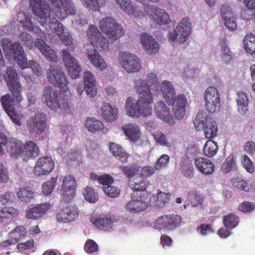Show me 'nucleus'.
I'll return each instance as SVG.
<instances>
[{
    "label": "nucleus",
    "mask_w": 255,
    "mask_h": 255,
    "mask_svg": "<svg viewBox=\"0 0 255 255\" xmlns=\"http://www.w3.org/2000/svg\"><path fill=\"white\" fill-rule=\"evenodd\" d=\"M99 28L106 34L109 40L105 38L97 27L93 25H89L87 36L91 44L100 51H108L110 43L118 40L124 34L122 26L111 17L102 18L99 22Z\"/></svg>",
    "instance_id": "1"
},
{
    "label": "nucleus",
    "mask_w": 255,
    "mask_h": 255,
    "mask_svg": "<svg viewBox=\"0 0 255 255\" xmlns=\"http://www.w3.org/2000/svg\"><path fill=\"white\" fill-rule=\"evenodd\" d=\"M134 88L136 93L140 95L137 99L140 117H147L152 114L153 95L150 91V85L140 78L134 80Z\"/></svg>",
    "instance_id": "2"
},
{
    "label": "nucleus",
    "mask_w": 255,
    "mask_h": 255,
    "mask_svg": "<svg viewBox=\"0 0 255 255\" xmlns=\"http://www.w3.org/2000/svg\"><path fill=\"white\" fill-rule=\"evenodd\" d=\"M41 99L47 107L54 111L70 107L68 100L65 95L51 87H47L44 89Z\"/></svg>",
    "instance_id": "3"
},
{
    "label": "nucleus",
    "mask_w": 255,
    "mask_h": 255,
    "mask_svg": "<svg viewBox=\"0 0 255 255\" xmlns=\"http://www.w3.org/2000/svg\"><path fill=\"white\" fill-rule=\"evenodd\" d=\"M2 47L5 55L9 57H14L21 69H23L28 66L27 59L22 46L18 42L12 43L8 38H3L1 40Z\"/></svg>",
    "instance_id": "4"
},
{
    "label": "nucleus",
    "mask_w": 255,
    "mask_h": 255,
    "mask_svg": "<svg viewBox=\"0 0 255 255\" xmlns=\"http://www.w3.org/2000/svg\"><path fill=\"white\" fill-rule=\"evenodd\" d=\"M3 77L9 91L11 93L15 101L18 103H20L22 100V86L15 69L12 67H7Z\"/></svg>",
    "instance_id": "5"
},
{
    "label": "nucleus",
    "mask_w": 255,
    "mask_h": 255,
    "mask_svg": "<svg viewBox=\"0 0 255 255\" xmlns=\"http://www.w3.org/2000/svg\"><path fill=\"white\" fill-rule=\"evenodd\" d=\"M160 90L168 105H173L176 100V105L175 107L185 109L187 105V98L182 94L178 95L175 97V90L170 82L167 81L162 82L161 83Z\"/></svg>",
    "instance_id": "6"
},
{
    "label": "nucleus",
    "mask_w": 255,
    "mask_h": 255,
    "mask_svg": "<svg viewBox=\"0 0 255 255\" xmlns=\"http://www.w3.org/2000/svg\"><path fill=\"white\" fill-rule=\"evenodd\" d=\"M47 126V118L43 113L37 112L26 121L29 133L36 136L43 133Z\"/></svg>",
    "instance_id": "7"
},
{
    "label": "nucleus",
    "mask_w": 255,
    "mask_h": 255,
    "mask_svg": "<svg viewBox=\"0 0 255 255\" xmlns=\"http://www.w3.org/2000/svg\"><path fill=\"white\" fill-rule=\"evenodd\" d=\"M46 76L48 81L61 91L66 92L68 90L67 78L59 66H51L46 71Z\"/></svg>",
    "instance_id": "8"
},
{
    "label": "nucleus",
    "mask_w": 255,
    "mask_h": 255,
    "mask_svg": "<svg viewBox=\"0 0 255 255\" xmlns=\"http://www.w3.org/2000/svg\"><path fill=\"white\" fill-rule=\"evenodd\" d=\"M30 5L37 20L42 26L47 25L50 16V8L45 0H29Z\"/></svg>",
    "instance_id": "9"
},
{
    "label": "nucleus",
    "mask_w": 255,
    "mask_h": 255,
    "mask_svg": "<svg viewBox=\"0 0 255 255\" xmlns=\"http://www.w3.org/2000/svg\"><path fill=\"white\" fill-rule=\"evenodd\" d=\"M191 23L188 17L183 18L178 23L176 28L170 33V40L183 43L187 39L191 32Z\"/></svg>",
    "instance_id": "10"
},
{
    "label": "nucleus",
    "mask_w": 255,
    "mask_h": 255,
    "mask_svg": "<svg viewBox=\"0 0 255 255\" xmlns=\"http://www.w3.org/2000/svg\"><path fill=\"white\" fill-rule=\"evenodd\" d=\"M119 63L128 73L139 71L142 68L139 59L135 55L124 52L119 58Z\"/></svg>",
    "instance_id": "11"
},
{
    "label": "nucleus",
    "mask_w": 255,
    "mask_h": 255,
    "mask_svg": "<svg viewBox=\"0 0 255 255\" xmlns=\"http://www.w3.org/2000/svg\"><path fill=\"white\" fill-rule=\"evenodd\" d=\"M204 95L206 110L209 114L215 113L220 105V97L218 90L213 87H209L205 91Z\"/></svg>",
    "instance_id": "12"
},
{
    "label": "nucleus",
    "mask_w": 255,
    "mask_h": 255,
    "mask_svg": "<svg viewBox=\"0 0 255 255\" xmlns=\"http://www.w3.org/2000/svg\"><path fill=\"white\" fill-rule=\"evenodd\" d=\"M181 222L182 219L179 215H166L158 217L155 220L154 225L160 230L162 229L172 230L178 227Z\"/></svg>",
    "instance_id": "13"
},
{
    "label": "nucleus",
    "mask_w": 255,
    "mask_h": 255,
    "mask_svg": "<svg viewBox=\"0 0 255 255\" xmlns=\"http://www.w3.org/2000/svg\"><path fill=\"white\" fill-rule=\"evenodd\" d=\"M62 57L65 66L68 69L69 76L73 79L79 78L81 75V68L76 59L71 55L67 49L62 50Z\"/></svg>",
    "instance_id": "14"
},
{
    "label": "nucleus",
    "mask_w": 255,
    "mask_h": 255,
    "mask_svg": "<svg viewBox=\"0 0 255 255\" xmlns=\"http://www.w3.org/2000/svg\"><path fill=\"white\" fill-rule=\"evenodd\" d=\"M54 162L50 156H42L38 159L33 172L35 176H42L49 174L54 168Z\"/></svg>",
    "instance_id": "15"
},
{
    "label": "nucleus",
    "mask_w": 255,
    "mask_h": 255,
    "mask_svg": "<svg viewBox=\"0 0 255 255\" xmlns=\"http://www.w3.org/2000/svg\"><path fill=\"white\" fill-rule=\"evenodd\" d=\"M76 182L74 177L69 174L64 176L60 194L63 200L69 202L72 200L76 192Z\"/></svg>",
    "instance_id": "16"
},
{
    "label": "nucleus",
    "mask_w": 255,
    "mask_h": 255,
    "mask_svg": "<svg viewBox=\"0 0 255 255\" xmlns=\"http://www.w3.org/2000/svg\"><path fill=\"white\" fill-rule=\"evenodd\" d=\"M144 10L148 15L152 16L154 22L159 25L168 24L170 21L168 13L163 9L146 4L144 6Z\"/></svg>",
    "instance_id": "17"
},
{
    "label": "nucleus",
    "mask_w": 255,
    "mask_h": 255,
    "mask_svg": "<svg viewBox=\"0 0 255 255\" xmlns=\"http://www.w3.org/2000/svg\"><path fill=\"white\" fill-rule=\"evenodd\" d=\"M79 213V210L75 206L68 205L60 210L56 215V218L60 223H68L76 220Z\"/></svg>",
    "instance_id": "18"
},
{
    "label": "nucleus",
    "mask_w": 255,
    "mask_h": 255,
    "mask_svg": "<svg viewBox=\"0 0 255 255\" xmlns=\"http://www.w3.org/2000/svg\"><path fill=\"white\" fill-rule=\"evenodd\" d=\"M51 207L50 204L44 203L34 206L29 205L25 210V217L28 220H37L43 216Z\"/></svg>",
    "instance_id": "19"
},
{
    "label": "nucleus",
    "mask_w": 255,
    "mask_h": 255,
    "mask_svg": "<svg viewBox=\"0 0 255 255\" xmlns=\"http://www.w3.org/2000/svg\"><path fill=\"white\" fill-rule=\"evenodd\" d=\"M221 14L226 27L230 31L235 30L237 27V18L230 6L223 5L221 8Z\"/></svg>",
    "instance_id": "20"
},
{
    "label": "nucleus",
    "mask_w": 255,
    "mask_h": 255,
    "mask_svg": "<svg viewBox=\"0 0 255 255\" xmlns=\"http://www.w3.org/2000/svg\"><path fill=\"white\" fill-rule=\"evenodd\" d=\"M90 221L99 229L106 231L109 229L113 223L116 221V219L114 215H95L91 218Z\"/></svg>",
    "instance_id": "21"
},
{
    "label": "nucleus",
    "mask_w": 255,
    "mask_h": 255,
    "mask_svg": "<svg viewBox=\"0 0 255 255\" xmlns=\"http://www.w3.org/2000/svg\"><path fill=\"white\" fill-rule=\"evenodd\" d=\"M140 42L146 53L155 54L159 49L158 43L153 37L147 33H143L140 36Z\"/></svg>",
    "instance_id": "22"
},
{
    "label": "nucleus",
    "mask_w": 255,
    "mask_h": 255,
    "mask_svg": "<svg viewBox=\"0 0 255 255\" xmlns=\"http://www.w3.org/2000/svg\"><path fill=\"white\" fill-rule=\"evenodd\" d=\"M38 146L33 140H28L24 144L22 152L23 160L27 161L30 159L36 158L39 154Z\"/></svg>",
    "instance_id": "23"
},
{
    "label": "nucleus",
    "mask_w": 255,
    "mask_h": 255,
    "mask_svg": "<svg viewBox=\"0 0 255 255\" xmlns=\"http://www.w3.org/2000/svg\"><path fill=\"white\" fill-rule=\"evenodd\" d=\"M35 45L47 59L54 62L58 61L59 58L56 52L47 45L43 40L36 39Z\"/></svg>",
    "instance_id": "24"
},
{
    "label": "nucleus",
    "mask_w": 255,
    "mask_h": 255,
    "mask_svg": "<svg viewBox=\"0 0 255 255\" xmlns=\"http://www.w3.org/2000/svg\"><path fill=\"white\" fill-rule=\"evenodd\" d=\"M194 163L196 168L203 174L211 175L215 170L214 164L208 158L200 157L196 158Z\"/></svg>",
    "instance_id": "25"
},
{
    "label": "nucleus",
    "mask_w": 255,
    "mask_h": 255,
    "mask_svg": "<svg viewBox=\"0 0 255 255\" xmlns=\"http://www.w3.org/2000/svg\"><path fill=\"white\" fill-rule=\"evenodd\" d=\"M84 89L89 98H93L97 94L96 80L94 75L90 71H86L84 73Z\"/></svg>",
    "instance_id": "26"
},
{
    "label": "nucleus",
    "mask_w": 255,
    "mask_h": 255,
    "mask_svg": "<svg viewBox=\"0 0 255 255\" xmlns=\"http://www.w3.org/2000/svg\"><path fill=\"white\" fill-rule=\"evenodd\" d=\"M85 54L88 59L95 67L100 68L101 70L107 67V64L104 59L99 54L96 49L90 47L86 49Z\"/></svg>",
    "instance_id": "27"
},
{
    "label": "nucleus",
    "mask_w": 255,
    "mask_h": 255,
    "mask_svg": "<svg viewBox=\"0 0 255 255\" xmlns=\"http://www.w3.org/2000/svg\"><path fill=\"white\" fill-rule=\"evenodd\" d=\"M122 129L126 136L134 142L137 141L140 138L141 133L139 127L135 124L127 123L124 124L122 126Z\"/></svg>",
    "instance_id": "28"
},
{
    "label": "nucleus",
    "mask_w": 255,
    "mask_h": 255,
    "mask_svg": "<svg viewBox=\"0 0 255 255\" xmlns=\"http://www.w3.org/2000/svg\"><path fill=\"white\" fill-rule=\"evenodd\" d=\"M154 109L156 116L165 123H170L173 120L170 109L164 102H157L155 105Z\"/></svg>",
    "instance_id": "29"
},
{
    "label": "nucleus",
    "mask_w": 255,
    "mask_h": 255,
    "mask_svg": "<svg viewBox=\"0 0 255 255\" xmlns=\"http://www.w3.org/2000/svg\"><path fill=\"white\" fill-rule=\"evenodd\" d=\"M101 116L109 122L116 120L118 118V109L107 103H104L101 108Z\"/></svg>",
    "instance_id": "30"
},
{
    "label": "nucleus",
    "mask_w": 255,
    "mask_h": 255,
    "mask_svg": "<svg viewBox=\"0 0 255 255\" xmlns=\"http://www.w3.org/2000/svg\"><path fill=\"white\" fill-rule=\"evenodd\" d=\"M109 150L119 161L123 163L127 162L129 154L121 145L115 142H111L109 144Z\"/></svg>",
    "instance_id": "31"
},
{
    "label": "nucleus",
    "mask_w": 255,
    "mask_h": 255,
    "mask_svg": "<svg viewBox=\"0 0 255 255\" xmlns=\"http://www.w3.org/2000/svg\"><path fill=\"white\" fill-rule=\"evenodd\" d=\"M127 203L125 207L127 210L132 213L141 212L146 209L148 206L147 202L141 199H131Z\"/></svg>",
    "instance_id": "32"
},
{
    "label": "nucleus",
    "mask_w": 255,
    "mask_h": 255,
    "mask_svg": "<svg viewBox=\"0 0 255 255\" xmlns=\"http://www.w3.org/2000/svg\"><path fill=\"white\" fill-rule=\"evenodd\" d=\"M138 110L137 100L135 101V99L132 97H128L125 104V110L127 115L132 118H138L140 117Z\"/></svg>",
    "instance_id": "33"
},
{
    "label": "nucleus",
    "mask_w": 255,
    "mask_h": 255,
    "mask_svg": "<svg viewBox=\"0 0 255 255\" xmlns=\"http://www.w3.org/2000/svg\"><path fill=\"white\" fill-rule=\"evenodd\" d=\"M185 201L186 205L184 206L185 208H186V206L194 208L197 207L203 202V197L197 191L190 190L187 193Z\"/></svg>",
    "instance_id": "34"
},
{
    "label": "nucleus",
    "mask_w": 255,
    "mask_h": 255,
    "mask_svg": "<svg viewBox=\"0 0 255 255\" xmlns=\"http://www.w3.org/2000/svg\"><path fill=\"white\" fill-rule=\"evenodd\" d=\"M6 149L10 156L17 158L20 154H22V146L21 143L15 139H11L7 143Z\"/></svg>",
    "instance_id": "35"
},
{
    "label": "nucleus",
    "mask_w": 255,
    "mask_h": 255,
    "mask_svg": "<svg viewBox=\"0 0 255 255\" xmlns=\"http://www.w3.org/2000/svg\"><path fill=\"white\" fill-rule=\"evenodd\" d=\"M219 44L221 47L222 61L225 64L230 63L233 59V54L227 43L226 39H222L220 41Z\"/></svg>",
    "instance_id": "36"
},
{
    "label": "nucleus",
    "mask_w": 255,
    "mask_h": 255,
    "mask_svg": "<svg viewBox=\"0 0 255 255\" xmlns=\"http://www.w3.org/2000/svg\"><path fill=\"white\" fill-rule=\"evenodd\" d=\"M85 127L94 134L99 133L104 128L103 123L94 118H88L85 123Z\"/></svg>",
    "instance_id": "37"
},
{
    "label": "nucleus",
    "mask_w": 255,
    "mask_h": 255,
    "mask_svg": "<svg viewBox=\"0 0 255 255\" xmlns=\"http://www.w3.org/2000/svg\"><path fill=\"white\" fill-rule=\"evenodd\" d=\"M27 235V230L23 226H17L8 233V238L16 244L24 239Z\"/></svg>",
    "instance_id": "38"
},
{
    "label": "nucleus",
    "mask_w": 255,
    "mask_h": 255,
    "mask_svg": "<svg viewBox=\"0 0 255 255\" xmlns=\"http://www.w3.org/2000/svg\"><path fill=\"white\" fill-rule=\"evenodd\" d=\"M20 202L28 204L34 198V193L28 187L20 188L16 193Z\"/></svg>",
    "instance_id": "39"
},
{
    "label": "nucleus",
    "mask_w": 255,
    "mask_h": 255,
    "mask_svg": "<svg viewBox=\"0 0 255 255\" xmlns=\"http://www.w3.org/2000/svg\"><path fill=\"white\" fill-rule=\"evenodd\" d=\"M221 170L224 173H228L237 170L236 158L233 154H231L223 163Z\"/></svg>",
    "instance_id": "40"
},
{
    "label": "nucleus",
    "mask_w": 255,
    "mask_h": 255,
    "mask_svg": "<svg viewBox=\"0 0 255 255\" xmlns=\"http://www.w3.org/2000/svg\"><path fill=\"white\" fill-rule=\"evenodd\" d=\"M203 130L206 137L211 139L216 136L218 126L215 121H206L204 124Z\"/></svg>",
    "instance_id": "41"
},
{
    "label": "nucleus",
    "mask_w": 255,
    "mask_h": 255,
    "mask_svg": "<svg viewBox=\"0 0 255 255\" xmlns=\"http://www.w3.org/2000/svg\"><path fill=\"white\" fill-rule=\"evenodd\" d=\"M244 48L248 53L253 55L255 52V35L251 33L246 35L244 39Z\"/></svg>",
    "instance_id": "42"
},
{
    "label": "nucleus",
    "mask_w": 255,
    "mask_h": 255,
    "mask_svg": "<svg viewBox=\"0 0 255 255\" xmlns=\"http://www.w3.org/2000/svg\"><path fill=\"white\" fill-rule=\"evenodd\" d=\"M218 150L217 142L211 140H207L203 147L204 154L209 157H213Z\"/></svg>",
    "instance_id": "43"
},
{
    "label": "nucleus",
    "mask_w": 255,
    "mask_h": 255,
    "mask_svg": "<svg viewBox=\"0 0 255 255\" xmlns=\"http://www.w3.org/2000/svg\"><path fill=\"white\" fill-rule=\"evenodd\" d=\"M239 218L234 214H230L224 216L223 223L227 229H233L239 224Z\"/></svg>",
    "instance_id": "44"
},
{
    "label": "nucleus",
    "mask_w": 255,
    "mask_h": 255,
    "mask_svg": "<svg viewBox=\"0 0 255 255\" xmlns=\"http://www.w3.org/2000/svg\"><path fill=\"white\" fill-rule=\"evenodd\" d=\"M83 194L85 199L90 203H95L98 200V195L95 191V190L89 186L84 188Z\"/></svg>",
    "instance_id": "45"
},
{
    "label": "nucleus",
    "mask_w": 255,
    "mask_h": 255,
    "mask_svg": "<svg viewBox=\"0 0 255 255\" xmlns=\"http://www.w3.org/2000/svg\"><path fill=\"white\" fill-rule=\"evenodd\" d=\"M231 182L233 186L239 190L245 191L249 190L248 181L244 179L241 177H237L232 179Z\"/></svg>",
    "instance_id": "46"
},
{
    "label": "nucleus",
    "mask_w": 255,
    "mask_h": 255,
    "mask_svg": "<svg viewBox=\"0 0 255 255\" xmlns=\"http://www.w3.org/2000/svg\"><path fill=\"white\" fill-rule=\"evenodd\" d=\"M147 186V181L144 177L137 176L133 179V183L130 184V188L134 190H140L141 192H144L146 190Z\"/></svg>",
    "instance_id": "47"
},
{
    "label": "nucleus",
    "mask_w": 255,
    "mask_h": 255,
    "mask_svg": "<svg viewBox=\"0 0 255 255\" xmlns=\"http://www.w3.org/2000/svg\"><path fill=\"white\" fill-rule=\"evenodd\" d=\"M237 103L239 111L241 113H245L247 110L248 99L245 92H240L238 93Z\"/></svg>",
    "instance_id": "48"
},
{
    "label": "nucleus",
    "mask_w": 255,
    "mask_h": 255,
    "mask_svg": "<svg viewBox=\"0 0 255 255\" xmlns=\"http://www.w3.org/2000/svg\"><path fill=\"white\" fill-rule=\"evenodd\" d=\"M60 5L63 7L67 15H73L76 13V8L71 0H61L57 4V6Z\"/></svg>",
    "instance_id": "49"
},
{
    "label": "nucleus",
    "mask_w": 255,
    "mask_h": 255,
    "mask_svg": "<svg viewBox=\"0 0 255 255\" xmlns=\"http://www.w3.org/2000/svg\"><path fill=\"white\" fill-rule=\"evenodd\" d=\"M57 177H52L49 180L44 183L42 186L43 193L45 195L50 194L57 183Z\"/></svg>",
    "instance_id": "50"
},
{
    "label": "nucleus",
    "mask_w": 255,
    "mask_h": 255,
    "mask_svg": "<svg viewBox=\"0 0 255 255\" xmlns=\"http://www.w3.org/2000/svg\"><path fill=\"white\" fill-rule=\"evenodd\" d=\"M59 37L62 43L68 47V50L67 49V50L69 51L70 53V51H73L74 50L75 46L73 43V38L69 32H65L63 33L62 35Z\"/></svg>",
    "instance_id": "51"
},
{
    "label": "nucleus",
    "mask_w": 255,
    "mask_h": 255,
    "mask_svg": "<svg viewBox=\"0 0 255 255\" xmlns=\"http://www.w3.org/2000/svg\"><path fill=\"white\" fill-rule=\"evenodd\" d=\"M121 7L128 14L134 12V6L130 0H115Z\"/></svg>",
    "instance_id": "52"
},
{
    "label": "nucleus",
    "mask_w": 255,
    "mask_h": 255,
    "mask_svg": "<svg viewBox=\"0 0 255 255\" xmlns=\"http://www.w3.org/2000/svg\"><path fill=\"white\" fill-rule=\"evenodd\" d=\"M170 195L160 191L156 197V205L158 208L163 207L169 200Z\"/></svg>",
    "instance_id": "53"
},
{
    "label": "nucleus",
    "mask_w": 255,
    "mask_h": 255,
    "mask_svg": "<svg viewBox=\"0 0 255 255\" xmlns=\"http://www.w3.org/2000/svg\"><path fill=\"white\" fill-rule=\"evenodd\" d=\"M1 102L2 107L6 112L14 109L12 106V101L10 94H7L2 96Z\"/></svg>",
    "instance_id": "54"
},
{
    "label": "nucleus",
    "mask_w": 255,
    "mask_h": 255,
    "mask_svg": "<svg viewBox=\"0 0 255 255\" xmlns=\"http://www.w3.org/2000/svg\"><path fill=\"white\" fill-rule=\"evenodd\" d=\"M6 113L14 124L18 126H21L22 125V115L16 112L13 109L7 112Z\"/></svg>",
    "instance_id": "55"
},
{
    "label": "nucleus",
    "mask_w": 255,
    "mask_h": 255,
    "mask_svg": "<svg viewBox=\"0 0 255 255\" xmlns=\"http://www.w3.org/2000/svg\"><path fill=\"white\" fill-rule=\"evenodd\" d=\"M255 208V204L249 201H244L239 206V211L243 213H251Z\"/></svg>",
    "instance_id": "56"
},
{
    "label": "nucleus",
    "mask_w": 255,
    "mask_h": 255,
    "mask_svg": "<svg viewBox=\"0 0 255 255\" xmlns=\"http://www.w3.org/2000/svg\"><path fill=\"white\" fill-rule=\"evenodd\" d=\"M84 250L87 253H95L98 250V246L93 240L88 239L85 244Z\"/></svg>",
    "instance_id": "57"
},
{
    "label": "nucleus",
    "mask_w": 255,
    "mask_h": 255,
    "mask_svg": "<svg viewBox=\"0 0 255 255\" xmlns=\"http://www.w3.org/2000/svg\"><path fill=\"white\" fill-rule=\"evenodd\" d=\"M103 189L106 195L112 198L118 196L120 193L119 188L111 184L107 187L104 186Z\"/></svg>",
    "instance_id": "58"
},
{
    "label": "nucleus",
    "mask_w": 255,
    "mask_h": 255,
    "mask_svg": "<svg viewBox=\"0 0 255 255\" xmlns=\"http://www.w3.org/2000/svg\"><path fill=\"white\" fill-rule=\"evenodd\" d=\"M156 142L163 146H167L168 141L165 134L161 131H157L152 134Z\"/></svg>",
    "instance_id": "59"
},
{
    "label": "nucleus",
    "mask_w": 255,
    "mask_h": 255,
    "mask_svg": "<svg viewBox=\"0 0 255 255\" xmlns=\"http://www.w3.org/2000/svg\"><path fill=\"white\" fill-rule=\"evenodd\" d=\"M19 38L28 47H31L33 44V38L31 35L25 32H21L19 35Z\"/></svg>",
    "instance_id": "60"
},
{
    "label": "nucleus",
    "mask_w": 255,
    "mask_h": 255,
    "mask_svg": "<svg viewBox=\"0 0 255 255\" xmlns=\"http://www.w3.org/2000/svg\"><path fill=\"white\" fill-rule=\"evenodd\" d=\"M87 8L94 11H99L100 4L98 0H84Z\"/></svg>",
    "instance_id": "61"
},
{
    "label": "nucleus",
    "mask_w": 255,
    "mask_h": 255,
    "mask_svg": "<svg viewBox=\"0 0 255 255\" xmlns=\"http://www.w3.org/2000/svg\"><path fill=\"white\" fill-rule=\"evenodd\" d=\"M242 162L243 166L248 172L252 173L254 171V166L253 163L248 156H245Z\"/></svg>",
    "instance_id": "62"
},
{
    "label": "nucleus",
    "mask_w": 255,
    "mask_h": 255,
    "mask_svg": "<svg viewBox=\"0 0 255 255\" xmlns=\"http://www.w3.org/2000/svg\"><path fill=\"white\" fill-rule=\"evenodd\" d=\"M98 181L100 184L103 185L104 186L106 185L108 186L114 182V179L110 175L105 174L99 176L98 178Z\"/></svg>",
    "instance_id": "63"
},
{
    "label": "nucleus",
    "mask_w": 255,
    "mask_h": 255,
    "mask_svg": "<svg viewBox=\"0 0 255 255\" xmlns=\"http://www.w3.org/2000/svg\"><path fill=\"white\" fill-rule=\"evenodd\" d=\"M144 81V80H142ZM146 82V84L150 85V87L152 85H155V87L159 85V82L158 81L157 75L153 73H150L147 75L146 79L144 80Z\"/></svg>",
    "instance_id": "64"
}]
</instances>
